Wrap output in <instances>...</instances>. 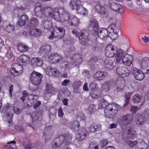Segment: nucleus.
<instances>
[{
    "label": "nucleus",
    "instance_id": "obj_1",
    "mask_svg": "<svg viewBox=\"0 0 149 149\" xmlns=\"http://www.w3.org/2000/svg\"><path fill=\"white\" fill-rule=\"evenodd\" d=\"M124 53V51L120 49H118L116 46L111 44L107 45L105 49L106 56L110 58L115 57L117 63L121 61Z\"/></svg>",
    "mask_w": 149,
    "mask_h": 149
},
{
    "label": "nucleus",
    "instance_id": "obj_2",
    "mask_svg": "<svg viewBox=\"0 0 149 149\" xmlns=\"http://www.w3.org/2000/svg\"><path fill=\"white\" fill-rule=\"evenodd\" d=\"M51 15V17H52L55 19L61 20L63 22H68L70 18V15L63 8L59 9L56 8L53 9Z\"/></svg>",
    "mask_w": 149,
    "mask_h": 149
},
{
    "label": "nucleus",
    "instance_id": "obj_3",
    "mask_svg": "<svg viewBox=\"0 0 149 149\" xmlns=\"http://www.w3.org/2000/svg\"><path fill=\"white\" fill-rule=\"evenodd\" d=\"M35 11L38 17L44 19L45 17H51L53 9L49 7H43L40 3H37L35 5Z\"/></svg>",
    "mask_w": 149,
    "mask_h": 149
},
{
    "label": "nucleus",
    "instance_id": "obj_4",
    "mask_svg": "<svg viewBox=\"0 0 149 149\" xmlns=\"http://www.w3.org/2000/svg\"><path fill=\"white\" fill-rule=\"evenodd\" d=\"M42 77V74L34 71L30 75V81L33 85L38 86L41 83Z\"/></svg>",
    "mask_w": 149,
    "mask_h": 149
},
{
    "label": "nucleus",
    "instance_id": "obj_5",
    "mask_svg": "<svg viewBox=\"0 0 149 149\" xmlns=\"http://www.w3.org/2000/svg\"><path fill=\"white\" fill-rule=\"evenodd\" d=\"M133 120V115L130 113H128L120 117L118 120L119 124L121 126H125L132 123Z\"/></svg>",
    "mask_w": 149,
    "mask_h": 149
},
{
    "label": "nucleus",
    "instance_id": "obj_6",
    "mask_svg": "<svg viewBox=\"0 0 149 149\" xmlns=\"http://www.w3.org/2000/svg\"><path fill=\"white\" fill-rule=\"evenodd\" d=\"M78 37L81 45H86L87 44L89 39L88 38V33L86 31L82 30L80 31L78 34Z\"/></svg>",
    "mask_w": 149,
    "mask_h": 149
},
{
    "label": "nucleus",
    "instance_id": "obj_7",
    "mask_svg": "<svg viewBox=\"0 0 149 149\" xmlns=\"http://www.w3.org/2000/svg\"><path fill=\"white\" fill-rule=\"evenodd\" d=\"M88 30L91 31L92 34L95 36L97 35L99 31L98 23L95 19H92L90 21L88 27Z\"/></svg>",
    "mask_w": 149,
    "mask_h": 149
},
{
    "label": "nucleus",
    "instance_id": "obj_8",
    "mask_svg": "<svg viewBox=\"0 0 149 149\" xmlns=\"http://www.w3.org/2000/svg\"><path fill=\"white\" fill-rule=\"evenodd\" d=\"M22 67L16 63H14L12 65L10 69L11 75L13 76H16L22 72Z\"/></svg>",
    "mask_w": 149,
    "mask_h": 149
},
{
    "label": "nucleus",
    "instance_id": "obj_9",
    "mask_svg": "<svg viewBox=\"0 0 149 149\" xmlns=\"http://www.w3.org/2000/svg\"><path fill=\"white\" fill-rule=\"evenodd\" d=\"M65 30L62 27H54L53 31L54 37L58 39L63 38L65 35Z\"/></svg>",
    "mask_w": 149,
    "mask_h": 149
},
{
    "label": "nucleus",
    "instance_id": "obj_10",
    "mask_svg": "<svg viewBox=\"0 0 149 149\" xmlns=\"http://www.w3.org/2000/svg\"><path fill=\"white\" fill-rule=\"evenodd\" d=\"M116 71L117 74L122 76L123 77L128 76L130 72V70L125 67H118Z\"/></svg>",
    "mask_w": 149,
    "mask_h": 149
},
{
    "label": "nucleus",
    "instance_id": "obj_11",
    "mask_svg": "<svg viewBox=\"0 0 149 149\" xmlns=\"http://www.w3.org/2000/svg\"><path fill=\"white\" fill-rule=\"evenodd\" d=\"M132 73L134 77L137 80L141 81L144 77L143 72L140 70L134 68L132 70Z\"/></svg>",
    "mask_w": 149,
    "mask_h": 149
},
{
    "label": "nucleus",
    "instance_id": "obj_12",
    "mask_svg": "<svg viewBox=\"0 0 149 149\" xmlns=\"http://www.w3.org/2000/svg\"><path fill=\"white\" fill-rule=\"evenodd\" d=\"M104 65L105 68L109 70H111L114 67L113 63L112 60L110 57H107L103 60Z\"/></svg>",
    "mask_w": 149,
    "mask_h": 149
},
{
    "label": "nucleus",
    "instance_id": "obj_13",
    "mask_svg": "<svg viewBox=\"0 0 149 149\" xmlns=\"http://www.w3.org/2000/svg\"><path fill=\"white\" fill-rule=\"evenodd\" d=\"M64 137L61 135L55 139L52 142V146L54 147H59L64 142Z\"/></svg>",
    "mask_w": 149,
    "mask_h": 149
},
{
    "label": "nucleus",
    "instance_id": "obj_14",
    "mask_svg": "<svg viewBox=\"0 0 149 149\" xmlns=\"http://www.w3.org/2000/svg\"><path fill=\"white\" fill-rule=\"evenodd\" d=\"M125 81L124 79L122 78H119L116 81L115 84L116 87L117 91H122L124 87Z\"/></svg>",
    "mask_w": 149,
    "mask_h": 149
},
{
    "label": "nucleus",
    "instance_id": "obj_15",
    "mask_svg": "<svg viewBox=\"0 0 149 149\" xmlns=\"http://www.w3.org/2000/svg\"><path fill=\"white\" fill-rule=\"evenodd\" d=\"M107 75L105 72L99 71L96 72L94 75V78L96 80L100 81L104 80Z\"/></svg>",
    "mask_w": 149,
    "mask_h": 149
},
{
    "label": "nucleus",
    "instance_id": "obj_16",
    "mask_svg": "<svg viewBox=\"0 0 149 149\" xmlns=\"http://www.w3.org/2000/svg\"><path fill=\"white\" fill-rule=\"evenodd\" d=\"M46 72L47 75L50 76H56L59 73V72L56 68L52 66L47 68Z\"/></svg>",
    "mask_w": 149,
    "mask_h": 149
},
{
    "label": "nucleus",
    "instance_id": "obj_17",
    "mask_svg": "<svg viewBox=\"0 0 149 149\" xmlns=\"http://www.w3.org/2000/svg\"><path fill=\"white\" fill-rule=\"evenodd\" d=\"M82 4V2L80 0H72L70 1L69 6L72 10H76Z\"/></svg>",
    "mask_w": 149,
    "mask_h": 149
},
{
    "label": "nucleus",
    "instance_id": "obj_18",
    "mask_svg": "<svg viewBox=\"0 0 149 149\" xmlns=\"http://www.w3.org/2000/svg\"><path fill=\"white\" fill-rule=\"evenodd\" d=\"M43 64L42 61L38 57H34L32 58L31 62V65L34 68L40 66Z\"/></svg>",
    "mask_w": 149,
    "mask_h": 149
},
{
    "label": "nucleus",
    "instance_id": "obj_19",
    "mask_svg": "<svg viewBox=\"0 0 149 149\" xmlns=\"http://www.w3.org/2000/svg\"><path fill=\"white\" fill-rule=\"evenodd\" d=\"M97 35L102 40H106L109 37L107 30L104 28L100 29L99 32H97Z\"/></svg>",
    "mask_w": 149,
    "mask_h": 149
},
{
    "label": "nucleus",
    "instance_id": "obj_20",
    "mask_svg": "<svg viewBox=\"0 0 149 149\" xmlns=\"http://www.w3.org/2000/svg\"><path fill=\"white\" fill-rule=\"evenodd\" d=\"M50 61L54 63H58L63 58L62 56L56 53L51 55L49 57Z\"/></svg>",
    "mask_w": 149,
    "mask_h": 149
},
{
    "label": "nucleus",
    "instance_id": "obj_21",
    "mask_svg": "<svg viewBox=\"0 0 149 149\" xmlns=\"http://www.w3.org/2000/svg\"><path fill=\"white\" fill-rule=\"evenodd\" d=\"M87 132L86 129L83 128L79 131L77 136V140L81 141L84 140L86 136Z\"/></svg>",
    "mask_w": 149,
    "mask_h": 149
},
{
    "label": "nucleus",
    "instance_id": "obj_22",
    "mask_svg": "<svg viewBox=\"0 0 149 149\" xmlns=\"http://www.w3.org/2000/svg\"><path fill=\"white\" fill-rule=\"evenodd\" d=\"M132 56L128 54H125L122 59V61L123 65L126 66H130L131 65L132 61Z\"/></svg>",
    "mask_w": 149,
    "mask_h": 149
},
{
    "label": "nucleus",
    "instance_id": "obj_23",
    "mask_svg": "<svg viewBox=\"0 0 149 149\" xmlns=\"http://www.w3.org/2000/svg\"><path fill=\"white\" fill-rule=\"evenodd\" d=\"M29 34L34 37H39L42 34V31L39 29L37 28H32L29 31Z\"/></svg>",
    "mask_w": 149,
    "mask_h": 149
},
{
    "label": "nucleus",
    "instance_id": "obj_24",
    "mask_svg": "<svg viewBox=\"0 0 149 149\" xmlns=\"http://www.w3.org/2000/svg\"><path fill=\"white\" fill-rule=\"evenodd\" d=\"M52 49L51 47L48 44L42 46L40 48V53L45 54H47L50 52Z\"/></svg>",
    "mask_w": 149,
    "mask_h": 149
},
{
    "label": "nucleus",
    "instance_id": "obj_25",
    "mask_svg": "<svg viewBox=\"0 0 149 149\" xmlns=\"http://www.w3.org/2000/svg\"><path fill=\"white\" fill-rule=\"evenodd\" d=\"M29 59L30 57L29 55H22L18 58L17 61L18 62L27 64L29 62Z\"/></svg>",
    "mask_w": 149,
    "mask_h": 149
},
{
    "label": "nucleus",
    "instance_id": "obj_26",
    "mask_svg": "<svg viewBox=\"0 0 149 149\" xmlns=\"http://www.w3.org/2000/svg\"><path fill=\"white\" fill-rule=\"evenodd\" d=\"M28 20V17L26 15H23L19 18V21L17 22V25L19 26H23Z\"/></svg>",
    "mask_w": 149,
    "mask_h": 149
},
{
    "label": "nucleus",
    "instance_id": "obj_27",
    "mask_svg": "<svg viewBox=\"0 0 149 149\" xmlns=\"http://www.w3.org/2000/svg\"><path fill=\"white\" fill-rule=\"evenodd\" d=\"M72 61L76 65L79 64L83 61L81 56L79 54L74 55L73 57Z\"/></svg>",
    "mask_w": 149,
    "mask_h": 149
},
{
    "label": "nucleus",
    "instance_id": "obj_28",
    "mask_svg": "<svg viewBox=\"0 0 149 149\" xmlns=\"http://www.w3.org/2000/svg\"><path fill=\"white\" fill-rule=\"evenodd\" d=\"M135 119L136 124L139 125H143L145 122L144 116L143 118V116L139 114H136V115Z\"/></svg>",
    "mask_w": 149,
    "mask_h": 149
},
{
    "label": "nucleus",
    "instance_id": "obj_29",
    "mask_svg": "<svg viewBox=\"0 0 149 149\" xmlns=\"http://www.w3.org/2000/svg\"><path fill=\"white\" fill-rule=\"evenodd\" d=\"M39 24V22L38 19L35 17H32L28 23L29 26L36 27Z\"/></svg>",
    "mask_w": 149,
    "mask_h": 149
},
{
    "label": "nucleus",
    "instance_id": "obj_30",
    "mask_svg": "<svg viewBox=\"0 0 149 149\" xmlns=\"http://www.w3.org/2000/svg\"><path fill=\"white\" fill-rule=\"evenodd\" d=\"M141 64L143 69L149 67V58L146 57L143 58L141 61Z\"/></svg>",
    "mask_w": 149,
    "mask_h": 149
},
{
    "label": "nucleus",
    "instance_id": "obj_31",
    "mask_svg": "<svg viewBox=\"0 0 149 149\" xmlns=\"http://www.w3.org/2000/svg\"><path fill=\"white\" fill-rule=\"evenodd\" d=\"M68 22L72 25L74 26H77L79 24V19L72 15H70V18Z\"/></svg>",
    "mask_w": 149,
    "mask_h": 149
},
{
    "label": "nucleus",
    "instance_id": "obj_32",
    "mask_svg": "<svg viewBox=\"0 0 149 149\" xmlns=\"http://www.w3.org/2000/svg\"><path fill=\"white\" fill-rule=\"evenodd\" d=\"M95 9L97 13L101 15L105 14V9L103 6L99 4L96 5L95 6Z\"/></svg>",
    "mask_w": 149,
    "mask_h": 149
},
{
    "label": "nucleus",
    "instance_id": "obj_33",
    "mask_svg": "<svg viewBox=\"0 0 149 149\" xmlns=\"http://www.w3.org/2000/svg\"><path fill=\"white\" fill-rule=\"evenodd\" d=\"M110 8L113 10L120 12L121 6L117 3L112 2L110 4Z\"/></svg>",
    "mask_w": 149,
    "mask_h": 149
},
{
    "label": "nucleus",
    "instance_id": "obj_34",
    "mask_svg": "<svg viewBox=\"0 0 149 149\" xmlns=\"http://www.w3.org/2000/svg\"><path fill=\"white\" fill-rule=\"evenodd\" d=\"M55 88L51 84H47L46 85L45 93L48 94H52L55 91Z\"/></svg>",
    "mask_w": 149,
    "mask_h": 149
},
{
    "label": "nucleus",
    "instance_id": "obj_35",
    "mask_svg": "<svg viewBox=\"0 0 149 149\" xmlns=\"http://www.w3.org/2000/svg\"><path fill=\"white\" fill-rule=\"evenodd\" d=\"M80 126L79 122L77 120L74 121L70 125V127L73 131L76 132L79 130Z\"/></svg>",
    "mask_w": 149,
    "mask_h": 149
},
{
    "label": "nucleus",
    "instance_id": "obj_36",
    "mask_svg": "<svg viewBox=\"0 0 149 149\" xmlns=\"http://www.w3.org/2000/svg\"><path fill=\"white\" fill-rule=\"evenodd\" d=\"M29 47L23 44H19L18 45V49L19 52H23L27 51Z\"/></svg>",
    "mask_w": 149,
    "mask_h": 149
},
{
    "label": "nucleus",
    "instance_id": "obj_37",
    "mask_svg": "<svg viewBox=\"0 0 149 149\" xmlns=\"http://www.w3.org/2000/svg\"><path fill=\"white\" fill-rule=\"evenodd\" d=\"M52 22L50 19H47L44 22L43 26L45 29L49 30L52 28Z\"/></svg>",
    "mask_w": 149,
    "mask_h": 149
},
{
    "label": "nucleus",
    "instance_id": "obj_38",
    "mask_svg": "<svg viewBox=\"0 0 149 149\" xmlns=\"http://www.w3.org/2000/svg\"><path fill=\"white\" fill-rule=\"evenodd\" d=\"M142 98V97L138 94L134 95L132 99V101L134 103H138L140 102Z\"/></svg>",
    "mask_w": 149,
    "mask_h": 149
},
{
    "label": "nucleus",
    "instance_id": "obj_39",
    "mask_svg": "<svg viewBox=\"0 0 149 149\" xmlns=\"http://www.w3.org/2000/svg\"><path fill=\"white\" fill-rule=\"evenodd\" d=\"M78 13L83 15H86L87 14V12L86 9L82 5L78 7L76 10Z\"/></svg>",
    "mask_w": 149,
    "mask_h": 149
},
{
    "label": "nucleus",
    "instance_id": "obj_40",
    "mask_svg": "<svg viewBox=\"0 0 149 149\" xmlns=\"http://www.w3.org/2000/svg\"><path fill=\"white\" fill-rule=\"evenodd\" d=\"M61 135L64 136V143L66 144L71 142L72 138V136L71 135L68 134L66 135Z\"/></svg>",
    "mask_w": 149,
    "mask_h": 149
},
{
    "label": "nucleus",
    "instance_id": "obj_41",
    "mask_svg": "<svg viewBox=\"0 0 149 149\" xmlns=\"http://www.w3.org/2000/svg\"><path fill=\"white\" fill-rule=\"evenodd\" d=\"M112 84L111 83L108 82L106 83L103 84L102 86V88L105 91H107L109 89L112 88Z\"/></svg>",
    "mask_w": 149,
    "mask_h": 149
},
{
    "label": "nucleus",
    "instance_id": "obj_42",
    "mask_svg": "<svg viewBox=\"0 0 149 149\" xmlns=\"http://www.w3.org/2000/svg\"><path fill=\"white\" fill-rule=\"evenodd\" d=\"M90 94L91 97L94 98H97L100 96L99 91L97 89L91 91Z\"/></svg>",
    "mask_w": 149,
    "mask_h": 149
},
{
    "label": "nucleus",
    "instance_id": "obj_43",
    "mask_svg": "<svg viewBox=\"0 0 149 149\" xmlns=\"http://www.w3.org/2000/svg\"><path fill=\"white\" fill-rule=\"evenodd\" d=\"M41 113L40 112L37 111L33 112L31 116L33 121H37L38 118L40 116Z\"/></svg>",
    "mask_w": 149,
    "mask_h": 149
},
{
    "label": "nucleus",
    "instance_id": "obj_44",
    "mask_svg": "<svg viewBox=\"0 0 149 149\" xmlns=\"http://www.w3.org/2000/svg\"><path fill=\"white\" fill-rule=\"evenodd\" d=\"M108 105V102L104 99H102L101 100L99 104V107L101 108H104L106 107Z\"/></svg>",
    "mask_w": 149,
    "mask_h": 149
},
{
    "label": "nucleus",
    "instance_id": "obj_45",
    "mask_svg": "<svg viewBox=\"0 0 149 149\" xmlns=\"http://www.w3.org/2000/svg\"><path fill=\"white\" fill-rule=\"evenodd\" d=\"M113 110V107L112 104H109L104 110V113L105 114H107V116H108L109 113V111H111Z\"/></svg>",
    "mask_w": 149,
    "mask_h": 149
},
{
    "label": "nucleus",
    "instance_id": "obj_46",
    "mask_svg": "<svg viewBox=\"0 0 149 149\" xmlns=\"http://www.w3.org/2000/svg\"><path fill=\"white\" fill-rule=\"evenodd\" d=\"M15 29L14 26L10 24H8L6 26V31L8 33H10L13 31Z\"/></svg>",
    "mask_w": 149,
    "mask_h": 149
},
{
    "label": "nucleus",
    "instance_id": "obj_47",
    "mask_svg": "<svg viewBox=\"0 0 149 149\" xmlns=\"http://www.w3.org/2000/svg\"><path fill=\"white\" fill-rule=\"evenodd\" d=\"M5 115L8 118V122L9 124L8 126H10L12 125H13L12 117L13 116V115H11L10 116V114L8 112Z\"/></svg>",
    "mask_w": 149,
    "mask_h": 149
},
{
    "label": "nucleus",
    "instance_id": "obj_48",
    "mask_svg": "<svg viewBox=\"0 0 149 149\" xmlns=\"http://www.w3.org/2000/svg\"><path fill=\"white\" fill-rule=\"evenodd\" d=\"M144 113L145 119V122L149 124V110L145 111Z\"/></svg>",
    "mask_w": 149,
    "mask_h": 149
},
{
    "label": "nucleus",
    "instance_id": "obj_49",
    "mask_svg": "<svg viewBox=\"0 0 149 149\" xmlns=\"http://www.w3.org/2000/svg\"><path fill=\"white\" fill-rule=\"evenodd\" d=\"M81 85V82L80 81H75L72 84V86L74 89L76 90L78 89Z\"/></svg>",
    "mask_w": 149,
    "mask_h": 149
},
{
    "label": "nucleus",
    "instance_id": "obj_50",
    "mask_svg": "<svg viewBox=\"0 0 149 149\" xmlns=\"http://www.w3.org/2000/svg\"><path fill=\"white\" fill-rule=\"evenodd\" d=\"M97 84L95 81H93L89 85V88L91 91L96 89Z\"/></svg>",
    "mask_w": 149,
    "mask_h": 149
},
{
    "label": "nucleus",
    "instance_id": "obj_51",
    "mask_svg": "<svg viewBox=\"0 0 149 149\" xmlns=\"http://www.w3.org/2000/svg\"><path fill=\"white\" fill-rule=\"evenodd\" d=\"M99 57L98 56H93L91 58V60L88 62V64L90 65L91 64H93L94 65L93 62H95L98 60Z\"/></svg>",
    "mask_w": 149,
    "mask_h": 149
},
{
    "label": "nucleus",
    "instance_id": "obj_52",
    "mask_svg": "<svg viewBox=\"0 0 149 149\" xmlns=\"http://www.w3.org/2000/svg\"><path fill=\"white\" fill-rule=\"evenodd\" d=\"M88 149H98V147L95 142H92L90 143Z\"/></svg>",
    "mask_w": 149,
    "mask_h": 149
},
{
    "label": "nucleus",
    "instance_id": "obj_53",
    "mask_svg": "<svg viewBox=\"0 0 149 149\" xmlns=\"http://www.w3.org/2000/svg\"><path fill=\"white\" fill-rule=\"evenodd\" d=\"M138 107L132 106L130 108V111L131 113L134 114L138 110Z\"/></svg>",
    "mask_w": 149,
    "mask_h": 149
},
{
    "label": "nucleus",
    "instance_id": "obj_54",
    "mask_svg": "<svg viewBox=\"0 0 149 149\" xmlns=\"http://www.w3.org/2000/svg\"><path fill=\"white\" fill-rule=\"evenodd\" d=\"M88 131L91 133H95V124H92L88 128Z\"/></svg>",
    "mask_w": 149,
    "mask_h": 149
},
{
    "label": "nucleus",
    "instance_id": "obj_55",
    "mask_svg": "<svg viewBox=\"0 0 149 149\" xmlns=\"http://www.w3.org/2000/svg\"><path fill=\"white\" fill-rule=\"evenodd\" d=\"M95 132H99L102 129L101 125L100 124H95Z\"/></svg>",
    "mask_w": 149,
    "mask_h": 149
},
{
    "label": "nucleus",
    "instance_id": "obj_56",
    "mask_svg": "<svg viewBox=\"0 0 149 149\" xmlns=\"http://www.w3.org/2000/svg\"><path fill=\"white\" fill-rule=\"evenodd\" d=\"M58 116L60 117H62L64 115V113L63 111L62 108L61 107H60L58 110Z\"/></svg>",
    "mask_w": 149,
    "mask_h": 149
},
{
    "label": "nucleus",
    "instance_id": "obj_57",
    "mask_svg": "<svg viewBox=\"0 0 149 149\" xmlns=\"http://www.w3.org/2000/svg\"><path fill=\"white\" fill-rule=\"evenodd\" d=\"M13 52L10 50H8L6 54V57L8 59H10L13 57Z\"/></svg>",
    "mask_w": 149,
    "mask_h": 149
},
{
    "label": "nucleus",
    "instance_id": "obj_58",
    "mask_svg": "<svg viewBox=\"0 0 149 149\" xmlns=\"http://www.w3.org/2000/svg\"><path fill=\"white\" fill-rule=\"evenodd\" d=\"M68 65V63L67 61H63L61 63V66L63 68H66Z\"/></svg>",
    "mask_w": 149,
    "mask_h": 149
},
{
    "label": "nucleus",
    "instance_id": "obj_59",
    "mask_svg": "<svg viewBox=\"0 0 149 149\" xmlns=\"http://www.w3.org/2000/svg\"><path fill=\"white\" fill-rule=\"evenodd\" d=\"M112 104L113 108L115 107L117 109V110L114 109V111H116L117 112L118 110L121 109V107L117 103H113Z\"/></svg>",
    "mask_w": 149,
    "mask_h": 149
},
{
    "label": "nucleus",
    "instance_id": "obj_60",
    "mask_svg": "<svg viewBox=\"0 0 149 149\" xmlns=\"http://www.w3.org/2000/svg\"><path fill=\"white\" fill-rule=\"evenodd\" d=\"M137 143V142L136 141H129V145L132 148H134Z\"/></svg>",
    "mask_w": 149,
    "mask_h": 149
},
{
    "label": "nucleus",
    "instance_id": "obj_61",
    "mask_svg": "<svg viewBox=\"0 0 149 149\" xmlns=\"http://www.w3.org/2000/svg\"><path fill=\"white\" fill-rule=\"evenodd\" d=\"M95 109V105L91 104L90 105L88 108V110L90 113H92Z\"/></svg>",
    "mask_w": 149,
    "mask_h": 149
},
{
    "label": "nucleus",
    "instance_id": "obj_62",
    "mask_svg": "<svg viewBox=\"0 0 149 149\" xmlns=\"http://www.w3.org/2000/svg\"><path fill=\"white\" fill-rule=\"evenodd\" d=\"M132 93H127L125 95V100H130V97L132 95Z\"/></svg>",
    "mask_w": 149,
    "mask_h": 149
},
{
    "label": "nucleus",
    "instance_id": "obj_63",
    "mask_svg": "<svg viewBox=\"0 0 149 149\" xmlns=\"http://www.w3.org/2000/svg\"><path fill=\"white\" fill-rule=\"evenodd\" d=\"M13 110L14 112L17 114H19L22 111L19 108L16 107H14Z\"/></svg>",
    "mask_w": 149,
    "mask_h": 149
},
{
    "label": "nucleus",
    "instance_id": "obj_64",
    "mask_svg": "<svg viewBox=\"0 0 149 149\" xmlns=\"http://www.w3.org/2000/svg\"><path fill=\"white\" fill-rule=\"evenodd\" d=\"M141 39L143 42L144 43H147L149 42V37L146 36H143Z\"/></svg>",
    "mask_w": 149,
    "mask_h": 149
}]
</instances>
